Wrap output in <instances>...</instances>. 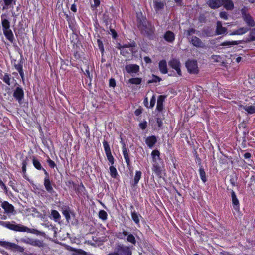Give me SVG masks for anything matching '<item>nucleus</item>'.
I'll return each instance as SVG.
<instances>
[{
  "label": "nucleus",
  "mask_w": 255,
  "mask_h": 255,
  "mask_svg": "<svg viewBox=\"0 0 255 255\" xmlns=\"http://www.w3.org/2000/svg\"><path fill=\"white\" fill-rule=\"evenodd\" d=\"M34 239L27 238H22L21 239L20 241L24 243L29 244L31 245H33Z\"/></svg>",
  "instance_id": "obj_49"
},
{
  "label": "nucleus",
  "mask_w": 255,
  "mask_h": 255,
  "mask_svg": "<svg viewBox=\"0 0 255 255\" xmlns=\"http://www.w3.org/2000/svg\"><path fill=\"white\" fill-rule=\"evenodd\" d=\"M115 250L118 253L119 255H131L132 251L128 246H125L123 244H118L116 245Z\"/></svg>",
  "instance_id": "obj_4"
},
{
  "label": "nucleus",
  "mask_w": 255,
  "mask_h": 255,
  "mask_svg": "<svg viewBox=\"0 0 255 255\" xmlns=\"http://www.w3.org/2000/svg\"><path fill=\"white\" fill-rule=\"evenodd\" d=\"M58 206L61 208L62 214L73 211L71 209L70 207L66 204H62V205H61V203H60V205H59Z\"/></svg>",
  "instance_id": "obj_33"
},
{
  "label": "nucleus",
  "mask_w": 255,
  "mask_h": 255,
  "mask_svg": "<svg viewBox=\"0 0 255 255\" xmlns=\"http://www.w3.org/2000/svg\"><path fill=\"white\" fill-rule=\"evenodd\" d=\"M139 126L142 130H144L147 127V123L146 121H144L142 123H140L139 124Z\"/></svg>",
  "instance_id": "obj_58"
},
{
  "label": "nucleus",
  "mask_w": 255,
  "mask_h": 255,
  "mask_svg": "<svg viewBox=\"0 0 255 255\" xmlns=\"http://www.w3.org/2000/svg\"><path fill=\"white\" fill-rule=\"evenodd\" d=\"M10 78L9 77V75L7 73H5L3 76V81L8 85H10Z\"/></svg>",
  "instance_id": "obj_54"
},
{
  "label": "nucleus",
  "mask_w": 255,
  "mask_h": 255,
  "mask_svg": "<svg viewBox=\"0 0 255 255\" xmlns=\"http://www.w3.org/2000/svg\"><path fill=\"white\" fill-rule=\"evenodd\" d=\"M110 32L112 35V37L114 39H116L117 37V33L116 31L113 28H110Z\"/></svg>",
  "instance_id": "obj_63"
},
{
  "label": "nucleus",
  "mask_w": 255,
  "mask_h": 255,
  "mask_svg": "<svg viewBox=\"0 0 255 255\" xmlns=\"http://www.w3.org/2000/svg\"><path fill=\"white\" fill-rule=\"evenodd\" d=\"M156 102V97L154 95H153L150 100V106L149 107L152 108L155 104Z\"/></svg>",
  "instance_id": "obj_57"
},
{
  "label": "nucleus",
  "mask_w": 255,
  "mask_h": 255,
  "mask_svg": "<svg viewBox=\"0 0 255 255\" xmlns=\"http://www.w3.org/2000/svg\"><path fill=\"white\" fill-rule=\"evenodd\" d=\"M125 70L128 73H137L139 71V66L137 64H128L125 66Z\"/></svg>",
  "instance_id": "obj_12"
},
{
  "label": "nucleus",
  "mask_w": 255,
  "mask_h": 255,
  "mask_svg": "<svg viewBox=\"0 0 255 255\" xmlns=\"http://www.w3.org/2000/svg\"><path fill=\"white\" fill-rule=\"evenodd\" d=\"M199 173L200 178L202 180V181L205 183L207 181V178L206 176V173L203 168V166L201 165L199 168Z\"/></svg>",
  "instance_id": "obj_32"
},
{
  "label": "nucleus",
  "mask_w": 255,
  "mask_h": 255,
  "mask_svg": "<svg viewBox=\"0 0 255 255\" xmlns=\"http://www.w3.org/2000/svg\"><path fill=\"white\" fill-rule=\"evenodd\" d=\"M135 46H136V43L134 41L133 42H131L128 44H125V45H123V48H124V49L126 48H132V47H134Z\"/></svg>",
  "instance_id": "obj_56"
},
{
  "label": "nucleus",
  "mask_w": 255,
  "mask_h": 255,
  "mask_svg": "<svg viewBox=\"0 0 255 255\" xmlns=\"http://www.w3.org/2000/svg\"><path fill=\"white\" fill-rule=\"evenodd\" d=\"M109 86L110 87H115L116 86V81L113 78H111L109 80Z\"/></svg>",
  "instance_id": "obj_62"
},
{
  "label": "nucleus",
  "mask_w": 255,
  "mask_h": 255,
  "mask_svg": "<svg viewBox=\"0 0 255 255\" xmlns=\"http://www.w3.org/2000/svg\"><path fill=\"white\" fill-rule=\"evenodd\" d=\"M157 139L155 136L152 135L147 137L145 140V143L150 148L153 147L155 143L157 142Z\"/></svg>",
  "instance_id": "obj_16"
},
{
  "label": "nucleus",
  "mask_w": 255,
  "mask_h": 255,
  "mask_svg": "<svg viewBox=\"0 0 255 255\" xmlns=\"http://www.w3.org/2000/svg\"><path fill=\"white\" fill-rule=\"evenodd\" d=\"M32 159L33 164L35 168L39 170H42L43 168L39 160L35 156H32Z\"/></svg>",
  "instance_id": "obj_29"
},
{
  "label": "nucleus",
  "mask_w": 255,
  "mask_h": 255,
  "mask_svg": "<svg viewBox=\"0 0 255 255\" xmlns=\"http://www.w3.org/2000/svg\"><path fill=\"white\" fill-rule=\"evenodd\" d=\"M250 33L248 36V37L246 38L245 40H240V41H225L222 43L220 46H231V45H238L240 43H242L243 42L244 43H249L252 41H255V28L251 29L250 28Z\"/></svg>",
  "instance_id": "obj_2"
},
{
  "label": "nucleus",
  "mask_w": 255,
  "mask_h": 255,
  "mask_svg": "<svg viewBox=\"0 0 255 255\" xmlns=\"http://www.w3.org/2000/svg\"><path fill=\"white\" fill-rule=\"evenodd\" d=\"M152 77H153V78L152 79L149 80L148 81L147 83L148 84L154 83V82H160L162 80V79L160 77H159L155 75H154V74L152 75Z\"/></svg>",
  "instance_id": "obj_44"
},
{
  "label": "nucleus",
  "mask_w": 255,
  "mask_h": 255,
  "mask_svg": "<svg viewBox=\"0 0 255 255\" xmlns=\"http://www.w3.org/2000/svg\"><path fill=\"white\" fill-rule=\"evenodd\" d=\"M51 215H52L54 220L56 222L58 221L61 218V216L60 214L58 213L57 211L55 210H52L51 211Z\"/></svg>",
  "instance_id": "obj_34"
},
{
  "label": "nucleus",
  "mask_w": 255,
  "mask_h": 255,
  "mask_svg": "<svg viewBox=\"0 0 255 255\" xmlns=\"http://www.w3.org/2000/svg\"><path fill=\"white\" fill-rule=\"evenodd\" d=\"M137 27L144 36H146L149 39H153L154 38L155 27L151 22L147 20L145 17L141 13L137 14Z\"/></svg>",
  "instance_id": "obj_1"
},
{
  "label": "nucleus",
  "mask_w": 255,
  "mask_h": 255,
  "mask_svg": "<svg viewBox=\"0 0 255 255\" xmlns=\"http://www.w3.org/2000/svg\"><path fill=\"white\" fill-rule=\"evenodd\" d=\"M241 13L243 19L246 23L248 27H253L255 26V22L253 17L249 13H246L244 9L241 10Z\"/></svg>",
  "instance_id": "obj_8"
},
{
  "label": "nucleus",
  "mask_w": 255,
  "mask_h": 255,
  "mask_svg": "<svg viewBox=\"0 0 255 255\" xmlns=\"http://www.w3.org/2000/svg\"><path fill=\"white\" fill-rule=\"evenodd\" d=\"M13 96L19 104L22 103L24 99V91L18 84L13 92Z\"/></svg>",
  "instance_id": "obj_9"
},
{
  "label": "nucleus",
  "mask_w": 255,
  "mask_h": 255,
  "mask_svg": "<svg viewBox=\"0 0 255 255\" xmlns=\"http://www.w3.org/2000/svg\"><path fill=\"white\" fill-rule=\"evenodd\" d=\"M189 41L195 47L202 48L204 46L201 40L195 36L191 37Z\"/></svg>",
  "instance_id": "obj_13"
},
{
  "label": "nucleus",
  "mask_w": 255,
  "mask_h": 255,
  "mask_svg": "<svg viewBox=\"0 0 255 255\" xmlns=\"http://www.w3.org/2000/svg\"><path fill=\"white\" fill-rule=\"evenodd\" d=\"M244 109L249 114H253L255 113V107L253 106H245Z\"/></svg>",
  "instance_id": "obj_43"
},
{
  "label": "nucleus",
  "mask_w": 255,
  "mask_h": 255,
  "mask_svg": "<svg viewBox=\"0 0 255 255\" xmlns=\"http://www.w3.org/2000/svg\"><path fill=\"white\" fill-rule=\"evenodd\" d=\"M4 35L6 38L11 43H13L14 40V37L12 31L11 29L9 30H4Z\"/></svg>",
  "instance_id": "obj_27"
},
{
  "label": "nucleus",
  "mask_w": 255,
  "mask_h": 255,
  "mask_svg": "<svg viewBox=\"0 0 255 255\" xmlns=\"http://www.w3.org/2000/svg\"><path fill=\"white\" fill-rule=\"evenodd\" d=\"M220 16L221 18H223L225 20H227L228 19L227 13L225 11L221 12L220 13Z\"/></svg>",
  "instance_id": "obj_59"
},
{
  "label": "nucleus",
  "mask_w": 255,
  "mask_h": 255,
  "mask_svg": "<svg viewBox=\"0 0 255 255\" xmlns=\"http://www.w3.org/2000/svg\"><path fill=\"white\" fill-rule=\"evenodd\" d=\"M28 161V157H26L25 159L23 160L22 161V171L24 174V177L25 178L26 176L25 174L26 171V166H27V162Z\"/></svg>",
  "instance_id": "obj_48"
},
{
  "label": "nucleus",
  "mask_w": 255,
  "mask_h": 255,
  "mask_svg": "<svg viewBox=\"0 0 255 255\" xmlns=\"http://www.w3.org/2000/svg\"><path fill=\"white\" fill-rule=\"evenodd\" d=\"M110 175L114 178H116L118 175V173L117 170L115 167L113 166H111L110 167Z\"/></svg>",
  "instance_id": "obj_37"
},
{
  "label": "nucleus",
  "mask_w": 255,
  "mask_h": 255,
  "mask_svg": "<svg viewBox=\"0 0 255 255\" xmlns=\"http://www.w3.org/2000/svg\"><path fill=\"white\" fill-rule=\"evenodd\" d=\"M76 252L78 255H88V253L82 249H78Z\"/></svg>",
  "instance_id": "obj_60"
},
{
  "label": "nucleus",
  "mask_w": 255,
  "mask_h": 255,
  "mask_svg": "<svg viewBox=\"0 0 255 255\" xmlns=\"http://www.w3.org/2000/svg\"><path fill=\"white\" fill-rule=\"evenodd\" d=\"M131 217L132 220L136 224H138L139 223L138 215L135 211L131 212Z\"/></svg>",
  "instance_id": "obj_42"
},
{
  "label": "nucleus",
  "mask_w": 255,
  "mask_h": 255,
  "mask_svg": "<svg viewBox=\"0 0 255 255\" xmlns=\"http://www.w3.org/2000/svg\"><path fill=\"white\" fill-rule=\"evenodd\" d=\"M123 154L124 157L125 159L127 166L128 167V169L130 170H131L132 167L131 166L130 160L129 156V154H128V150H125V151H123Z\"/></svg>",
  "instance_id": "obj_25"
},
{
  "label": "nucleus",
  "mask_w": 255,
  "mask_h": 255,
  "mask_svg": "<svg viewBox=\"0 0 255 255\" xmlns=\"http://www.w3.org/2000/svg\"><path fill=\"white\" fill-rule=\"evenodd\" d=\"M153 3L155 10L156 12L163 10L166 4L165 2L158 1L157 0H153Z\"/></svg>",
  "instance_id": "obj_15"
},
{
  "label": "nucleus",
  "mask_w": 255,
  "mask_h": 255,
  "mask_svg": "<svg viewBox=\"0 0 255 255\" xmlns=\"http://www.w3.org/2000/svg\"><path fill=\"white\" fill-rule=\"evenodd\" d=\"M32 246L41 248L45 246V243L43 241H40L38 239H34Z\"/></svg>",
  "instance_id": "obj_36"
},
{
  "label": "nucleus",
  "mask_w": 255,
  "mask_h": 255,
  "mask_svg": "<svg viewBox=\"0 0 255 255\" xmlns=\"http://www.w3.org/2000/svg\"><path fill=\"white\" fill-rule=\"evenodd\" d=\"M1 224L3 226L13 230L14 231L23 232L24 226L21 224H15L11 223L10 222H1Z\"/></svg>",
  "instance_id": "obj_7"
},
{
  "label": "nucleus",
  "mask_w": 255,
  "mask_h": 255,
  "mask_svg": "<svg viewBox=\"0 0 255 255\" xmlns=\"http://www.w3.org/2000/svg\"><path fill=\"white\" fill-rule=\"evenodd\" d=\"M7 16L6 14H3L1 16L2 28L10 26V22L8 19H7Z\"/></svg>",
  "instance_id": "obj_28"
},
{
  "label": "nucleus",
  "mask_w": 255,
  "mask_h": 255,
  "mask_svg": "<svg viewBox=\"0 0 255 255\" xmlns=\"http://www.w3.org/2000/svg\"><path fill=\"white\" fill-rule=\"evenodd\" d=\"M163 168L164 163L161 159L153 162L152 170L159 178H161L162 177V171Z\"/></svg>",
  "instance_id": "obj_6"
},
{
  "label": "nucleus",
  "mask_w": 255,
  "mask_h": 255,
  "mask_svg": "<svg viewBox=\"0 0 255 255\" xmlns=\"http://www.w3.org/2000/svg\"><path fill=\"white\" fill-rule=\"evenodd\" d=\"M128 235V233L126 231H123V232H119L117 234L116 237L119 239H123L125 236Z\"/></svg>",
  "instance_id": "obj_51"
},
{
  "label": "nucleus",
  "mask_w": 255,
  "mask_h": 255,
  "mask_svg": "<svg viewBox=\"0 0 255 255\" xmlns=\"http://www.w3.org/2000/svg\"><path fill=\"white\" fill-rule=\"evenodd\" d=\"M186 67L190 74H197L199 72L196 60H188L186 62Z\"/></svg>",
  "instance_id": "obj_5"
},
{
  "label": "nucleus",
  "mask_w": 255,
  "mask_h": 255,
  "mask_svg": "<svg viewBox=\"0 0 255 255\" xmlns=\"http://www.w3.org/2000/svg\"><path fill=\"white\" fill-rule=\"evenodd\" d=\"M120 53L124 56H127V55L129 54V52L127 50L126 48H122L121 50Z\"/></svg>",
  "instance_id": "obj_61"
},
{
  "label": "nucleus",
  "mask_w": 255,
  "mask_h": 255,
  "mask_svg": "<svg viewBox=\"0 0 255 255\" xmlns=\"http://www.w3.org/2000/svg\"><path fill=\"white\" fill-rule=\"evenodd\" d=\"M164 38L168 42H172L175 39V34L171 31H167L164 35Z\"/></svg>",
  "instance_id": "obj_21"
},
{
  "label": "nucleus",
  "mask_w": 255,
  "mask_h": 255,
  "mask_svg": "<svg viewBox=\"0 0 255 255\" xmlns=\"http://www.w3.org/2000/svg\"><path fill=\"white\" fill-rule=\"evenodd\" d=\"M106 155L107 159L108 160L109 162L112 165H113L114 163V159L113 156L112 155L111 152V153H108L106 154Z\"/></svg>",
  "instance_id": "obj_53"
},
{
  "label": "nucleus",
  "mask_w": 255,
  "mask_h": 255,
  "mask_svg": "<svg viewBox=\"0 0 255 255\" xmlns=\"http://www.w3.org/2000/svg\"><path fill=\"white\" fill-rule=\"evenodd\" d=\"M127 240L128 242H130L132 243L133 245H135L136 244V239L134 237V236L131 234H128L127 235Z\"/></svg>",
  "instance_id": "obj_40"
},
{
  "label": "nucleus",
  "mask_w": 255,
  "mask_h": 255,
  "mask_svg": "<svg viewBox=\"0 0 255 255\" xmlns=\"http://www.w3.org/2000/svg\"><path fill=\"white\" fill-rule=\"evenodd\" d=\"M151 156L152 158L153 162L160 160V152L158 150H154L151 153Z\"/></svg>",
  "instance_id": "obj_30"
},
{
  "label": "nucleus",
  "mask_w": 255,
  "mask_h": 255,
  "mask_svg": "<svg viewBox=\"0 0 255 255\" xmlns=\"http://www.w3.org/2000/svg\"><path fill=\"white\" fill-rule=\"evenodd\" d=\"M128 82L130 84L139 85L142 82V79L140 78H132L129 79Z\"/></svg>",
  "instance_id": "obj_35"
},
{
  "label": "nucleus",
  "mask_w": 255,
  "mask_h": 255,
  "mask_svg": "<svg viewBox=\"0 0 255 255\" xmlns=\"http://www.w3.org/2000/svg\"><path fill=\"white\" fill-rule=\"evenodd\" d=\"M165 98L166 96L164 95H160L158 97L156 109L159 112L162 111L163 109V103L164 101Z\"/></svg>",
  "instance_id": "obj_19"
},
{
  "label": "nucleus",
  "mask_w": 255,
  "mask_h": 255,
  "mask_svg": "<svg viewBox=\"0 0 255 255\" xmlns=\"http://www.w3.org/2000/svg\"><path fill=\"white\" fill-rule=\"evenodd\" d=\"M223 5L227 10H232L234 8V5L232 0H223Z\"/></svg>",
  "instance_id": "obj_23"
},
{
  "label": "nucleus",
  "mask_w": 255,
  "mask_h": 255,
  "mask_svg": "<svg viewBox=\"0 0 255 255\" xmlns=\"http://www.w3.org/2000/svg\"><path fill=\"white\" fill-rule=\"evenodd\" d=\"M229 162H230L232 164H233V161L232 160V157L231 156H227L225 154H223L220 158V163L222 164H228Z\"/></svg>",
  "instance_id": "obj_24"
},
{
  "label": "nucleus",
  "mask_w": 255,
  "mask_h": 255,
  "mask_svg": "<svg viewBox=\"0 0 255 255\" xmlns=\"http://www.w3.org/2000/svg\"><path fill=\"white\" fill-rule=\"evenodd\" d=\"M98 215L99 218L104 221L107 219V213L105 211L103 210H101L99 212Z\"/></svg>",
  "instance_id": "obj_39"
},
{
  "label": "nucleus",
  "mask_w": 255,
  "mask_h": 255,
  "mask_svg": "<svg viewBox=\"0 0 255 255\" xmlns=\"http://www.w3.org/2000/svg\"><path fill=\"white\" fill-rule=\"evenodd\" d=\"M63 214L65 216L66 220L67 222H69V221L71 219L70 215H71L73 217L75 216V214L73 211L69 212H67V213H63Z\"/></svg>",
  "instance_id": "obj_38"
},
{
  "label": "nucleus",
  "mask_w": 255,
  "mask_h": 255,
  "mask_svg": "<svg viewBox=\"0 0 255 255\" xmlns=\"http://www.w3.org/2000/svg\"><path fill=\"white\" fill-rule=\"evenodd\" d=\"M98 46L103 56L104 52V48L102 41L100 39H97Z\"/></svg>",
  "instance_id": "obj_50"
},
{
  "label": "nucleus",
  "mask_w": 255,
  "mask_h": 255,
  "mask_svg": "<svg viewBox=\"0 0 255 255\" xmlns=\"http://www.w3.org/2000/svg\"><path fill=\"white\" fill-rule=\"evenodd\" d=\"M203 32L207 36H212L213 35L212 30L210 28H208L207 29H204L203 30Z\"/></svg>",
  "instance_id": "obj_52"
},
{
  "label": "nucleus",
  "mask_w": 255,
  "mask_h": 255,
  "mask_svg": "<svg viewBox=\"0 0 255 255\" xmlns=\"http://www.w3.org/2000/svg\"><path fill=\"white\" fill-rule=\"evenodd\" d=\"M142 109L141 108H140L137 109L135 111L134 113L136 116H139L142 113Z\"/></svg>",
  "instance_id": "obj_64"
},
{
  "label": "nucleus",
  "mask_w": 255,
  "mask_h": 255,
  "mask_svg": "<svg viewBox=\"0 0 255 255\" xmlns=\"http://www.w3.org/2000/svg\"><path fill=\"white\" fill-rule=\"evenodd\" d=\"M103 146L104 148V150H105L106 154L108 153H111V152L110 147V146H109L108 142L106 140H104L103 141Z\"/></svg>",
  "instance_id": "obj_47"
},
{
  "label": "nucleus",
  "mask_w": 255,
  "mask_h": 255,
  "mask_svg": "<svg viewBox=\"0 0 255 255\" xmlns=\"http://www.w3.org/2000/svg\"><path fill=\"white\" fill-rule=\"evenodd\" d=\"M223 0H209L207 5L212 9H216L223 5Z\"/></svg>",
  "instance_id": "obj_11"
},
{
  "label": "nucleus",
  "mask_w": 255,
  "mask_h": 255,
  "mask_svg": "<svg viewBox=\"0 0 255 255\" xmlns=\"http://www.w3.org/2000/svg\"><path fill=\"white\" fill-rule=\"evenodd\" d=\"M159 69L162 74H166L168 72L167 62L165 60H162L159 63Z\"/></svg>",
  "instance_id": "obj_20"
},
{
  "label": "nucleus",
  "mask_w": 255,
  "mask_h": 255,
  "mask_svg": "<svg viewBox=\"0 0 255 255\" xmlns=\"http://www.w3.org/2000/svg\"><path fill=\"white\" fill-rule=\"evenodd\" d=\"M232 201L234 209L236 211L239 210V201L237 198L235 192L233 190L231 191Z\"/></svg>",
  "instance_id": "obj_17"
},
{
  "label": "nucleus",
  "mask_w": 255,
  "mask_h": 255,
  "mask_svg": "<svg viewBox=\"0 0 255 255\" xmlns=\"http://www.w3.org/2000/svg\"><path fill=\"white\" fill-rule=\"evenodd\" d=\"M141 172L140 171H138L136 172L134 178V183L133 184V186L135 187L137 186L139 180L141 177Z\"/></svg>",
  "instance_id": "obj_31"
},
{
  "label": "nucleus",
  "mask_w": 255,
  "mask_h": 255,
  "mask_svg": "<svg viewBox=\"0 0 255 255\" xmlns=\"http://www.w3.org/2000/svg\"><path fill=\"white\" fill-rule=\"evenodd\" d=\"M196 32V30L194 28H190V29L186 31V33L185 34H186L187 38L188 39V40H190L191 38L190 36L192 34L195 33Z\"/></svg>",
  "instance_id": "obj_45"
},
{
  "label": "nucleus",
  "mask_w": 255,
  "mask_h": 255,
  "mask_svg": "<svg viewBox=\"0 0 255 255\" xmlns=\"http://www.w3.org/2000/svg\"><path fill=\"white\" fill-rule=\"evenodd\" d=\"M24 231L23 232H29V233H33V234H37V235H40L42 236H43L44 237H46V234L43 232H41L37 229H30V228H28L26 226H24Z\"/></svg>",
  "instance_id": "obj_22"
},
{
  "label": "nucleus",
  "mask_w": 255,
  "mask_h": 255,
  "mask_svg": "<svg viewBox=\"0 0 255 255\" xmlns=\"http://www.w3.org/2000/svg\"><path fill=\"white\" fill-rule=\"evenodd\" d=\"M2 207L4 209L6 213H12L14 211V206L7 201H4L2 203Z\"/></svg>",
  "instance_id": "obj_14"
},
{
  "label": "nucleus",
  "mask_w": 255,
  "mask_h": 255,
  "mask_svg": "<svg viewBox=\"0 0 255 255\" xmlns=\"http://www.w3.org/2000/svg\"><path fill=\"white\" fill-rule=\"evenodd\" d=\"M0 246H2L7 249L16 250L21 253L24 252V248L23 247L15 243L7 241H0Z\"/></svg>",
  "instance_id": "obj_3"
},
{
  "label": "nucleus",
  "mask_w": 255,
  "mask_h": 255,
  "mask_svg": "<svg viewBox=\"0 0 255 255\" xmlns=\"http://www.w3.org/2000/svg\"><path fill=\"white\" fill-rule=\"evenodd\" d=\"M227 29L226 27L222 26V22L221 21H218L217 22V26L216 29V34L221 35L225 34L227 32Z\"/></svg>",
  "instance_id": "obj_18"
},
{
  "label": "nucleus",
  "mask_w": 255,
  "mask_h": 255,
  "mask_svg": "<svg viewBox=\"0 0 255 255\" xmlns=\"http://www.w3.org/2000/svg\"><path fill=\"white\" fill-rule=\"evenodd\" d=\"M3 1L5 5L3 7L2 9L4 10L10 6L13 2L15 4L16 0H3Z\"/></svg>",
  "instance_id": "obj_41"
},
{
  "label": "nucleus",
  "mask_w": 255,
  "mask_h": 255,
  "mask_svg": "<svg viewBox=\"0 0 255 255\" xmlns=\"http://www.w3.org/2000/svg\"><path fill=\"white\" fill-rule=\"evenodd\" d=\"M47 162L49 166L51 168H54V167H55L56 166V165L55 163V162L53 160H51L49 158H48V159H47Z\"/></svg>",
  "instance_id": "obj_55"
},
{
  "label": "nucleus",
  "mask_w": 255,
  "mask_h": 255,
  "mask_svg": "<svg viewBox=\"0 0 255 255\" xmlns=\"http://www.w3.org/2000/svg\"><path fill=\"white\" fill-rule=\"evenodd\" d=\"M250 30V28L248 27H241L238 29L239 35H243Z\"/></svg>",
  "instance_id": "obj_46"
},
{
  "label": "nucleus",
  "mask_w": 255,
  "mask_h": 255,
  "mask_svg": "<svg viewBox=\"0 0 255 255\" xmlns=\"http://www.w3.org/2000/svg\"><path fill=\"white\" fill-rule=\"evenodd\" d=\"M169 65L171 67L177 71V74L179 76L182 75V72L180 69L181 63L178 60L176 59L171 60L169 61Z\"/></svg>",
  "instance_id": "obj_10"
},
{
  "label": "nucleus",
  "mask_w": 255,
  "mask_h": 255,
  "mask_svg": "<svg viewBox=\"0 0 255 255\" xmlns=\"http://www.w3.org/2000/svg\"><path fill=\"white\" fill-rule=\"evenodd\" d=\"M44 185L47 192L50 193H52L54 192L50 179H44Z\"/></svg>",
  "instance_id": "obj_26"
}]
</instances>
